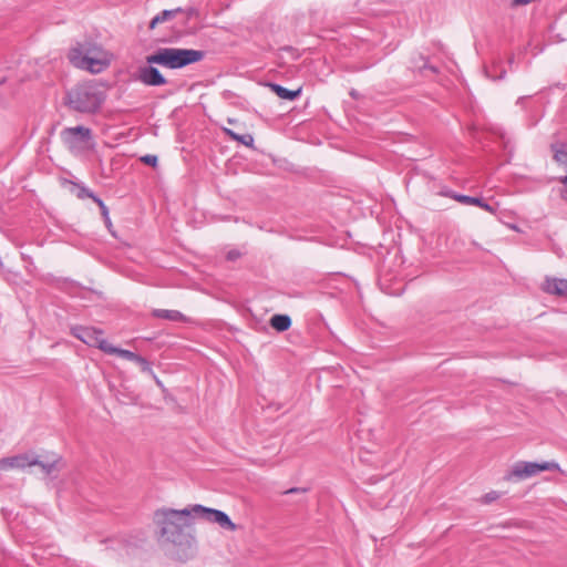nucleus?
<instances>
[{"label":"nucleus","mask_w":567,"mask_h":567,"mask_svg":"<svg viewBox=\"0 0 567 567\" xmlns=\"http://www.w3.org/2000/svg\"><path fill=\"white\" fill-rule=\"evenodd\" d=\"M104 93L97 85L85 82L66 92L65 104L80 113H94L104 102Z\"/></svg>","instance_id":"4"},{"label":"nucleus","mask_w":567,"mask_h":567,"mask_svg":"<svg viewBox=\"0 0 567 567\" xmlns=\"http://www.w3.org/2000/svg\"><path fill=\"white\" fill-rule=\"evenodd\" d=\"M551 150L554 152V159L567 168V145L557 144L551 145Z\"/></svg>","instance_id":"19"},{"label":"nucleus","mask_w":567,"mask_h":567,"mask_svg":"<svg viewBox=\"0 0 567 567\" xmlns=\"http://www.w3.org/2000/svg\"><path fill=\"white\" fill-rule=\"evenodd\" d=\"M267 85L277 96H279L282 100L295 101L301 94V87L297 90H288L287 87H284L282 85L277 83H268Z\"/></svg>","instance_id":"14"},{"label":"nucleus","mask_w":567,"mask_h":567,"mask_svg":"<svg viewBox=\"0 0 567 567\" xmlns=\"http://www.w3.org/2000/svg\"><path fill=\"white\" fill-rule=\"evenodd\" d=\"M105 353L107 354H116L125 360H128V361H136L137 359V355L136 353L130 351V350H125V349H121V348H117V347H114L112 346L111 343H109L107 348L105 349Z\"/></svg>","instance_id":"18"},{"label":"nucleus","mask_w":567,"mask_h":567,"mask_svg":"<svg viewBox=\"0 0 567 567\" xmlns=\"http://www.w3.org/2000/svg\"><path fill=\"white\" fill-rule=\"evenodd\" d=\"M190 507H192V512H193V515H192L193 520L195 518H199V519H203L208 523L217 524L223 529L231 530V532L237 528V526L231 522L229 516L223 511L210 508V507H205L199 504L192 505Z\"/></svg>","instance_id":"6"},{"label":"nucleus","mask_w":567,"mask_h":567,"mask_svg":"<svg viewBox=\"0 0 567 567\" xmlns=\"http://www.w3.org/2000/svg\"><path fill=\"white\" fill-rule=\"evenodd\" d=\"M557 181L564 185L560 195L563 198H566L565 193H567V174L565 176L558 177Z\"/></svg>","instance_id":"29"},{"label":"nucleus","mask_w":567,"mask_h":567,"mask_svg":"<svg viewBox=\"0 0 567 567\" xmlns=\"http://www.w3.org/2000/svg\"><path fill=\"white\" fill-rule=\"evenodd\" d=\"M270 326L278 332L287 331L291 327V318L288 315H274Z\"/></svg>","instance_id":"16"},{"label":"nucleus","mask_w":567,"mask_h":567,"mask_svg":"<svg viewBox=\"0 0 567 567\" xmlns=\"http://www.w3.org/2000/svg\"><path fill=\"white\" fill-rule=\"evenodd\" d=\"M526 97H519L517 104H520Z\"/></svg>","instance_id":"34"},{"label":"nucleus","mask_w":567,"mask_h":567,"mask_svg":"<svg viewBox=\"0 0 567 567\" xmlns=\"http://www.w3.org/2000/svg\"><path fill=\"white\" fill-rule=\"evenodd\" d=\"M224 131H225V133H226V134H227L231 140H234V141H237V142H238V138H239V135H240V134H237V133H235L234 131H231V130H229V128H225Z\"/></svg>","instance_id":"30"},{"label":"nucleus","mask_w":567,"mask_h":567,"mask_svg":"<svg viewBox=\"0 0 567 567\" xmlns=\"http://www.w3.org/2000/svg\"><path fill=\"white\" fill-rule=\"evenodd\" d=\"M559 470V465L555 462H516L508 475L509 477H516L518 480H525L537 475L544 471H556Z\"/></svg>","instance_id":"7"},{"label":"nucleus","mask_w":567,"mask_h":567,"mask_svg":"<svg viewBox=\"0 0 567 567\" xmlns=\"http://www.w3.org/2000/svg\"><path fill=\"white\" fill-rule=\"evenodd\" d=\"M420 59L423 61L422 64L417 65V68L422 71V70H430L431 72L433 73H436L437 72V69L433 65H430L427 63V60L424 58V56H420Z\"/></svg>","instance_id":"28"},{"label":"nucleus","mask_w":567,"mask_h":567,"mask_svg":"<svg viewBox=\"0 0 567 567\" xmlns=\"http://www.w3.org/2000/svg\"><path fill=\"white\" fill-rule=\"evenodd\" d=\"M37 464V454L34 452H25L8 457L0 458V471L20 470L24 471Z\"/></svg>","instance_id":"10"},{"label":"nucleus","mask_w":567,"mask_h":567,"mask_svg":"<svg viewBox=\"0 0 567 567\" xmlns=\"http://www.w3.org/2000/svg\"><path fill=\"white\" fill-rule=\"evenodd\" d=\"M78 197L81 199L91 198L93 202H95V198H100L91 189H89L85 186L79 187Z\"/></svg>","instance_id":"22"},{"label":"nucleus","mask_w":567,"mask_h":567,"mask_svg":"<svg viewBox=\"0 0 567 567\" xmlns=\"http://www.w3.org/2000/svg\"><path fill=\"white\" fill-rule=\"evenodd\" d=\"M306 488L292 487L285 492V494H293V493H305Z\"/></svg>","instance_id":"31"},{"label":"nucleus","mask_w":567,"mask_h":567,"mask_svg":"<svg viewBox=\"0 0 567 567\" xmlns=\"http://www.w3.org/2000/svg\"><path fill=\"white\" fill-rule=\"evenodd\" d=\"M95 203L99 205V207L101 209V214L103 216L105 225L107 226V228H110L112 226V223H111L110 215H109V208L106 207V205L104 204V202L101 198H95Z\"/></svg>","instance_id":"21"},{"label":"nucleus","mask_w":567,"mask_h":567,"mask_svg":"<svg viewBox=\"0 0 567 567\" xmlns=\"http://www.w3.org/2000/svg\"><path fill=\"white\" fill-rule=\"evenodd\" d=\"M544 290L550 295L567 297V279H547Z\"/></svg>","instance_id":"13"},{"label":"nucleus","mask_w":567,"mask_h":567,"mask_svg":"<svg viewBox=\"0 0 567 567\" xmlns=\"http://www.w3.org/2000/svg\"><path fill=\"white\" fill-rule=\"evenodd\" d=\"M501 497L499 493L496 492V491H492V492H488L486 493L483 497H482V502L484 504H491L495 501H497L498 498Z\"/></svg>","instance_id":"23"},{"label":"nucleus","mask_w":567,"mask_h":567,"mask_svg":"<svg viewBox=\"0 0 567 567\" xmlns=\"http://www.w3.org/2000/svg\"><path fill=\"white\" fill-rule=\"evenodd\" d=\"M451 197L454 198L455 200H457L461 204H464V205H475V206H478V207L483 208L484 210H486V212H488L491 214H495L496 213V209L493 206H491L489 204H487L481 197H473V196L462 195V194H456V193L453 194Z\"/></svg>","instance_id":"12"},{"label":"nucleus","mask_w":567,"mask_h":567,"mask_svg":"<svg viewBox=\"0 0 567 567\" xmlns=\"http://www.w3.org/2000/svg\"><path fill=\"white\" fill-rule=\"evenodd\" d=\"M485 72L486 75L494 81L503 80L506 75V70L502 68L501 62L494 63L492 66L487 68Z\"/></svg>","instance_id":"20"},{"label":"nucleus","mask_w":567,"mask_h":567,"mask_svg":"<svg viewBox=\"0 0 567 567\" xmlns=\"http://www.w3.org/2000/svg\"><path fill=\"white\" fill-rule=\"evenodd\" d=\"M34 466H38L45 476H51L60 472L62 467V458L53 454L52 457L41 460L37 454V464Z\"/></svg>","instance_id":"11"},{"label":"nucleus","mask_w":567,"mask_h":567,"mask_svg":"<svg viewBox=\"0 0 567 567\" xmlns=\"http://www.w3.org/2000/svg\"><path fill=\"white\" fill-rule=\"evenodd\" d=\"M135 363H137L141 367L143 372H152L151 363L145 358L137 355Z\"/></svg>","instance_id":"24"},{"label":"nucleus","mask_w":567,"mask_h":567,"mask_svg":"<svg viewBox=\"0 0 567 567\" xmlns=\"http://www.w3.org/2000/svg\"><path fill=\"white\" fill-rule=\"evenodd\" d=\"M192 507L183 509L159 508L154 512V523L158 527L159 539L177 547L190 548L195 542L190 533L193 525Z\"/></svg>","instance_id":"1"},{"label":"nucleus","mask_w":567,"mask_h":567,"mask_svg":"<svg viewBox=\"0 0 567 567\" xmlns=\"http://www.w3.org/2000/svg\"><path fill=\"white\" fill-rule=\"evenodd\" d=\"M72 334L90 347H95L105 352L109 346L103 338V331L93 327L76 326L71 329Z\"/></svg>","instance_id":"8"},{"label":"nucleus","mask_w":567,"mask_h":567,"mask_svg":"<svg viewBox=\"0 0 567 567\" xmlns=\"http://www.w3.org/2000/svg\"><path fill=\"white\" fill-rule=\"evenodd\" d=\"M205 58V52L194 49L158 48L152 54L145 56L148 64H157L167 69H183L197 63Z\"/></svg>","instance_id":"3"},{"label":"nucleus","mask_w":567,"mask_h":567,"mask_svg":"<svg viewBox=\"0 0 567 567\" xmlns=\"http://www.w3.org/2000/svg\"><path fill=\"white\" fill-rule=\"evenodd\" d=\"M238 142L246 145V146H252L254 144V137L250 134H240Z\"/></svg>","instance_id":"27"},{"label":"nucleus","mask_w":567,"mask_h":567,"mask_svg":"<svg viewBox=\"0 0 567 567\" xmlns=\"http://www.w3.org/2000/svg\"><path fill=\"white\" fill-rule=\"evenodd\" d=\"M68 59L75 68L90 71L91 73L102 72L110 63L104 49L96 42L89 40L76 42L69 50Z\"/></svg>","instance_id":"2"},{"label":"nucleus","mask_w":567,"mask_h":567,"mask_svg":"<svg viewBox=\"0 0 567 567\" xmlns=\"http://www.w3.org/2000/svg\"><path fill=\"white\" fill-rule=\"evenodd\" d=\"M155 64L141 65L134 73V80L146 86H162L167 84L166 78L154 66Z\"/></svg>","instance_id":"9"},{"label":"nucleus","mask_w":567,"mask_h":567,"mask_svg":"<svg viewBox=\"0 0 567 567\" xmlns=\"http://www.w3.org/2000/svg\"><path fill=\"white\" fill-rule=\"evenodd\" d=\"M540 0H511L509 8L516 9L523 6L530 4L533 2H539Z\"/></svg>","instance_id":"25"},{"label":"nucleus","mask_w":567,"mask_h":567,"mask_svg":"<svg viewBox=\"0 0 567 567\" xmlns=\"http://www.w3.org/2000/svg\"><path fill=\"white\" fill-rule=\"evenodd\" d=\"M507 62L509 65H512L514 63V55H511Z\"/></svg>","instance_id":"33"},{"label":"nucleus","mask_w":567,"mask_h":567,"mask_svg":"<svg viewBox=\"0 0 567 567\" xmlns=\"http://www.w3.org/2000/svg\"><path fill=\"white\" fill-rule=\"evenodd\" d=\"M141 161L146 164V165H151L153 167H155L157 165V156L156 155H151V154H147L143 157H141Z\"/></svg>","instance_id":"26"},{"label":"nucleus","mask_w":567,"mask_h":567,"mask_svg":"<svg viewBox=\"0 0 567 567\" xmlns=\"http://www.w3.org/2000/svg\"><path fill=\"white\" fill-rule=\"evenodd\" d=\"M153 316L169 321H183L185 319V316L178 310L155 309Z\"/></svg>","instance_id":"17"},{"label":"nucleus","mask_w":567,"mask_h":567,"mask_svg":"<svg viewBox=\"0 0 567 567\" xmlns=\"http://www.w3.org/2000/svg\"><path fill=\"white\" fill-rule=\"evenodd\" d=\"M182 8H176L172 10H163L161 13L155 16L150 22V29H154L157 24L166 22L173 18H175L178 13H182Z\"/></svg>","instance_id":"15"},{"label":"nucleus","mask_w":567,"mask_h":567,"mask_svg":"<svg viewBox=\"0 0 567 567\" xmlns=\"http://www.w3.org/2000/svg\"><path fill=\"white\" fill-rule=\"evenodd\" d=\"M238 257H239V252H238V251H234V250H231V251H229V252L227 254V259H229V260H235V259H237Z\"/></svg>","instance_id":"32"},{"label":"nucleus","mask_w":567,"mask_h":567,"mask_svg":"<svg viewBox=\"0 0 567 567\" xmlns=\"http://www.w3.org/2000/svg\"><path fill=\"white\" fill-rule=\"evenodd\" d=\"M61 138L71 152L83 151L87 148L93 141L91 128L82 125L65 127L61 132Z\"/></svg>","instance_id":"5"}]
</instances>
